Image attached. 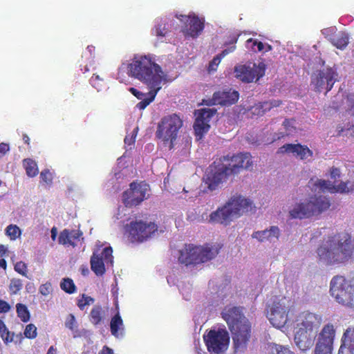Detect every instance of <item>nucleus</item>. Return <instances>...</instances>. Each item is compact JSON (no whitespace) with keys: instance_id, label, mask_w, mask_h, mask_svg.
Here are the masks:
<instances>
[{"instance_id":"nucleus-1","label":"nucleus","mask_w":354,"mask_h":354,"mask_svg":"<svg viewBox=\"0 0 354 354\" xmlns=\"http://www.w3.org/2000/svg\"><path fill=\"white\" fill-rule=\"evenodd\" d=\"M129 75L140 80L149 88V97L137 104V107L145 109L152 102L158 92L162 88V82L166 75L161 67L153 62L151 57L147 55L135 56L129 64Z\"/></svg>"},{"instance_id":"nucleus-2","label":"nucleus","mask_w":354,"mask_h":354,"mask_svg":"<svg viewBox=\"0 0 354 354\" xmlns=\"http://www.w3.org/2000/svg\"><path fill=\"white\" fill-rule=\"evenodd\" d=\"M317 261L328 266L346 264L354 254V239L347 232L328 235L317 249Z\"/></svg>"},{"instance_id":"nucleus-3","label":"nucleus","mask_w":354,"mask_h":354,"mask_svg":"<svg viewBox=\"0 0 354 354\" xmlns=\"http://www.w3.org/2000/svg\"><path fill=\"white\" fill-rule=\"evenodd\" d=\"M222 317L227 322L232 334L235 353H244L252 336V326L239 307H226Z\"/></svg>"},{"instance_id":"nucleus-4","label":"nucleus","mask_w":354,"mask_h":354,"mask_svg":"<svg viewBox=\"0 0 354 354\" xmlns=\"http://www.w3.org/2000/svg\"><path fill=\"white\" fill-rule=\"evenodd\" d=\"M252 202L241 195L232 196L228 201L209 216V221L228 225L234 218L239 217L243 213L254 212Z\"/></svg>"},{"instance_id":"nucleus-5","label":"nucleus","mask_w":354,"mask_h":354,"mask_svg":"<svg viewBox=\"0 0 354 354\" xmlns=\"http://www.w3.org/2000/svg\"><path fill=\"white\" fill-rule=\"evenodd\" d=\"M329 291L339 304L354 308V276L348 278L340 274L334 276L330 282Z\"/></svg>"},{"instance_id":"nucleus-6","label":"nucleus","mask_w":354,"mask_h":354,"mask_svg":"<svg viewBox=\"0 0 354 354\" xmlns=\"http://www.w3.org/2000/svg\"><path fill=\"white\" fill-rule=\"evenodd\" d=\"M330 200L324 196H313L308 201L297 204L289 214L291 218H307L318 216L329 209Z\"/></svg>"},{"instance_id":"nucleus-7","label":"nucleus","mask_w":354,"mask_h":354,"mask_svg":"<svg viewBox=\"0 0 354 354\" xmlns=\"http://www.w3.org/2000/svg\"><path fill=\"white\" fill-rule=\"evenodd\" d=\"M183 124V120L178 114L172 113L165 115L158 124L156 137L165 145H168L171 150L174 147V142L178 138L179 130Z\"/></svg>"},{"instance_id":"nucleus-8","label":"nucleus","mask_w":354,"mask_h":354,"mask_svg":"<svg viewBox=\"0 0 354 354\" xmlns=\"http://www.w3.org/2000/svg\"><path fill=\"white\" fill-rule=\"evenodd\" d=\"M218 253V250L217 249L208 246L185 244L184 248L180 250L178 261L187 266L198 265L212 260Z\"/></svg>"},{"instance_id":"nucleus-9","label":"nucleus","mask_w":354,"mask_h":354,"mask_svg":"<svg viewBox=\"0 0 354 354\" xmlns=\"http://www.w3.org/2000/svg\"><path fill=\"white\" fill-rule=\"evenodd\" d=\"M158 230L155 222L136 219L126 225L125 234L131 243H142L149 240Z\"/></svg>"},{"instance_id":"nucleus-10","label":"nucleus","mask_w":354,"mask_h":354,"mask_svg":"<svg viewBox=\"0 0 354 354\" xmlns=\"http://www.w3.org/2000/svg\"><path fill=\"white\" fill-rule=\"evenodd\" d=\"M207 351L211 353L224 354L230 344V335L224 328L211 329L203 335Z\"/></svg>"},{"instance_id":"nucleus-11","label":"nucleus","mask_w":354,"mask_h":354,"mask_svg":"<svg viewBox=\"0 0 354 354\" xmlns=\"http://www.w3.org/2000/svg\"><path fill=\"white\" fill-rule=\"evenodd\" d=\"M149 187L144 182H132L129 188L124 191L122 196V201L126 207L131 208L139 205L149 197Z\"/></svg>"},{"instance_id":"nucleus-12","label":"nucleus","mask_w":354,"mask_h":354,"mask_svg":"<svg viewBox=\"0 0 354 354\" xmlns=\"http://www.w3.org/2000/svg\"><path fill=\"white\" fill-rule=\"evenodd\" d=\"M219 161L223 163L230 175L236 174L243 169H250L253 164L250 153L224 156L219 158Z\"/></svg>"},{"instance_id":"nucleus-13","label":"nucleus","mask_w":354,"mask_h":354,"mask_svg":"<svg viewBox=\"0 0 354 354\" xmlns=\"http://www.w3.org/2000/svg\"><path fill=\"white\" fill-rule=\"evenodd\" d=\"M335 335L333 324H326L318 334L314 354H332Z\"/></svg>"},{"instance_id":"nucleus-14","label":"nucleus","mask_w":354,"mask_h":354,"mask_svg":"<svg viewBox=\"0 0 354 354\" xmlns=\"http://www.w3.org/2000/svg\"><path fill=\"white\" fill-rule=\"evenodd\" d=\"M176 17L183 24L181 31L185 37L197 38L205 28L204 19H200L194 13L176 15Z\"/></svg>"},{"instance_id":"nucleus-15","label":"nucleus","mask_w":354,"mask_h":354,"mask_svg":"<svg viewBox=\"0 0 354 354\" xmlns=\"http://www.w3.org/2000/svg\"><path fill=\"white\" fill-rule=\"evenodd\" d=\"M265 72L266 64L263 62H260L258 65L253 64L252 66L239 65L234 68L236 77L245 83L258 81L264 76Z\"/></svg>"},{"instance_id":"nucleus-16","label":"nucleus","mask_w":354,"mask_h":354,"mask_svg":"<svg viewBox=\"0 0 354 354\" xmlns=\"http://www.w3.org/2000/svg\"><path fill=\"white\" fill-rule=\"evenodd\" d=\"M227 169L220 161H214L209 166L205 180V183L209 190L214 191L220 185L226 181L230 174L227 171Z\"/></svg>"},{"instance_id":"nucleus-17","label":"nucleus","mask_w":354,"mask_h":354,"mask_svg":"<svg viewBox=\"0 0 354 354\" xmlns=\"http://www.w3.org/2000/svg\"><path fill=\"white\" fill-rule=\"evenodd\" d=\"M337 73L332 68L317 71L311 77V84L316 91L320 92L326 89V92L331 90L337 80Z\"/></svg>"},{"instance_id":"nucleus-18","label":"nucleus","mask_w":354,"mask_h":354,"mask_svg":"<svg viewBox=\"0 0 354 354\" xmlns=\"http://www.w3.org/2000/svg\"><path fill=\"white\" fill-rule=\"evenodd\" d=\"M113 250L111 247H106L101 251L100 250L93 252L91 257V268L97 276H102L105 273V263H113Z\"/></svg>"},{"instance_id":"nucleus-19","label":"nucleus","mask_w":354,"mask_h":354,"mask_svg":"<svg viewBox=\"0 0 354 354\" xmlns=\"http://www.w3.org/2000/svg\"><path fill=\"white\" fill-rule=\"evenodd\" d=\"M313 189L320 192L328 191L330 193H349L354 190V183L350 181L341 182L339 185H335L328 180L318 179L313 185Z\"/></svg>"},{"instance_id":"nucleus-20","label":"nucleus","mask_w":354,"mask_h":354,"mask_svg":"<svg viewBox=\"0 0 354 354\" xmlns=\"http://www.w3.org/2000/svg\"><path fill=\"white\" fill-rule=\"evenodd\" d=\"M271 324L276 328H281L288 321V310L280 302H274L268 313Z\"/></svg>"},{"instance_id":"nucleus-21","label":"nucleus","mask_w":354,"mask_h":354,"mask_svg":"<svg viewBox=\"0 0 354 354\" xmlns=\"http://www.w3.org/2000/svg\"><path fill=\"white\" fill-rule=\"evenodd\" d=\"M320 324L318 316L308 311L301 313L296 319L295 328L306 330L308 333L315 332Z\"/></svg>"},{"instance_id":"nucleus-22","label":"nucleus","mask_w":354,"mask_h":354,"mask_svg":"<svg viewBox=\"0 0 354 354\" xmlns=\"http://www.w3.org/2000/svg\"><path fill=\"white\" fill-rule=\"evenodd\" d=\"M278 153H292L295 157L302 160H306L313 155L311 149L306 145L301 144H285L279 149Z\"/></svg>"},{"instance_id":"nucleus-23","label":"nucleus","mask_w":354,"mask_h":354,"mask_svg":"<svg viewBox=\"0 0 354 354\" xmlns=\"http://www.w3.org/2000/svg\"><path fill=\"white\" fill-rule=\"evenodd\" d=\"M239 97L238 91L229 89L218 91L213 94L211 103L208 105L220 104L223 106H230L235 104Z\"/></svg>"},{"instance_id":"nucleus-24","label":"nucleus","mask_w":354,"mask_h":354,"mask_svg":"<svg viewBox=\"0 0 354 354\" xmlns=\"http://www.w3.org/2000/svg\"><path fill=\"white\" fill-rule=\"evenodd\" d=\"M315 332L295 328V343L297 346L302 351L310 349L314 343Z\"/></svg>"},{"instance_id":"nucleus-25","label":"nucleus","mask_w":354,"mask_h":354,"mask_svg":"<svg viewBox=\"0 0 354 354\" xmlns=\"http://www.w3.org/2000/svg\"><path fill=\"white\" fill-rule=\"evenodd\" d=\"M337 354H354V327L344 330Z\"/></svg>"},{"instance_id":"nucleus-26","label":"nucleus","mask_w":354,"mask_h":354,"mask_svg":"<svg viewBox=\"0 0 354 354\" xmlns=\"http://www.w3.org/2000/svg\"><path fill=\"white\" fill-rule=\"evenodd\" d=\"M83 233L80 230L65 229L60 232L59 243L62 245H70L75 247L77 245L76 241H79Z\"/></svg>"},{"instance_id":"nucleus-27","label":"nucleus","mask_w":354,"mask_h":354,"mask_svg":"<svg viewBox=\"0 0 354 354\" xmlns=\"http://www.w3.org/2000/svg\"><path fill=\"white\" fill-rule=\"evenodd\" d=\"M280 230L277 226H271L270 229L262 231H257L252 234V237L258 239L261 242L271 241L272 238L279 239Z\"/></svg>"},{"instance_id":"nucleus-28","label":"nucleus","mask_w":354,"mask_h":354,"mask_svg":"<svg viewBox=\"0 0 354 354\" xmlns=\"http://www.w3.org/2000/svg\"><path fill=\"white\" fill-rule=\"evenodd\" d=\"M110 330L111 335L116 337L119 336L120 332V334L122 333L124 330L123 320L118 312L111 319Z\"/></svg>"},{"instance_id":"nucleus-29","label":"nucleus","mask_w":354,"mask_h":354,"mask_svg":"<svg viewBox=\"0 0 354 354\" xmlns=\"http://www.w3.org/2000/svg\"><path fill=\"white\" fill-rule=\"evenodd\" d=\"M105 312L100 305H95L91 309L89 314V320L95 326L99 325L103 321Z\"/></svg>"},{"instance_id":"nucleus-30","label":"nucleus","mask_w":354,"mask_h":354,"mask_svg":"<svg viewBox=\"0 0 354 354\" xmlns=\"http://www.w3.org/2000/svg\"><path fill=\"white\" fill-rule=\"evenodd\" d=\"M209 128L210 126L207 121H204L196 117L194 124V129L195 135L198 140L202 138L203 135L209 131Z\"/></svg>"},{"instance_id":"nucleus-31","label":"nucleus","mask_w":354,"mask_h":354,"mask_svg":"<svg viewBox=\"0 0 354 354\" xmlns=\"http://www.w3.org/2000/svg\"><path fill=\"white\" fill-rule=\"evenodd\" d=\"M236 49L234 46H230L226 49H224L220 54L217 55L214 59L209 62L208 70L209 71H216L218 65L221 62L222 58H223L225 55L229 54L230 53H232Z\"/></svg>"},{"instance_id":"nucleus-32","label":"nucleus","mask_w":354,"mask_h":354,"mask_svg":"<svg viewBox=\"0 0 354 354\" xmlns=\"http://www.w3.org/2000/svg\"><path fill=\"white\" fill-rule=\"evenodd\" d=\"M165 21H160L151 30V34L157 37L158 40L162 41V39L165 37L168 33V29L166 27Z\"/></svg>"},{"instance_id":"nucleus-33","label":"nucleus","mask_w":354,"mask_h":354,"mask_svg":"<svg viewBox=\"0 0 354 354\" xmlns=\"http://www.w3.org/2000/svg\"><path fill=\"white\" fill-rule=\"evenodd\" d=\"M333 46L339 49H344L348 44V37L345 32H339L331 39Z\"/></svg>"},{"instance_id":"nucleus-34","label":"nucleus","mask_w":354,"mask_h":354,"mask_svg":"<svg viewBox=\"0 0 354 354\" xmlns=\"http://www.w3.org/2000/svg\"><path fill=\"white\" fill-rule=\"evenodd\" d=\"M24 166L25 167L26 174L29 177H35L38 174V167L35 161L30 158L24 160Z\"/></svg>"},{"instance_id":"nucleus-35","label":"nucleus","mask_w":354,"mask_h":354,"mask_svg":"<svg viewBox=\"0 0 354 354\" xmlns=\"http://www.w3.org/2000/svg\"><path fill=\"white\" fill-rule=\"evenodd\" d=\"M0 336L4 343L8 344L13 341L14 334L7 328L4 322L0 319Z\"/></svg>"},{"instance_id":"nucleus-36","label":"nucleus","mask_w":354,"mask_h":354,"mask_svg":"<svg viewBox=\"0 0 354 354\" xmlns=\"http://www.w3.org/2000/svg\"><path fill=\"white\" fill-rule=\"evenodd\" d=\"M60 288L68 294H73L76 291V286L70 278H64L60 283Z\"/></svg>"},{"instance_id":"nucleus-37","label":"nucleus","mask_w":354,"mask_h":354,"mask_svg":"<svg viewBox=\"0 0 354 354\" xmlns=\"http://www.w3.org/2000/svg\"><path fill=\"white\" fill-rule=\"evenodd\" d=\"M17 316L23 322H27L30 319V313L26 305L17 304L16 306Z\"/></svg>"},{"instance_id":"nucleus-38","label":"nucleus","mask_w":354,"mask_h":354,"mask_svg":"<svg viewBox=\"0 0 354 354\" xmlns=\"http://www.w3.org/2000/svg\"><path fill=\"white\" fill-rule=\"evenodd\" d=\"M90 84L99 91L105 85L104 78L99 74L94 73L90 79Z\"/></svg>"},{"instance_id":"nucleus-39","label":"nucleus","mask_w":354,"mask_h":354,"mask_svg":"<svg viewBox=\"0 0 354 354\" xmlns=\"http://www.w3.org/2000/svg\"><path fill=\"white\" fill-rule=\"evenodd\" d=\"M6 234L11 240H16L21 236V231L16 225H9L6 229Z\"/></svg>"},{"instance_id":"nucleus-40","label":"nucleus","mask_w":354,"mask_h":354,"mask_svg":"<svg viewBox=\"0 0 354 354\" xmlns=\"http://www.w3.org/2000/svg\"><path fill=\"white\" fill-rule=\"evenodd\" d=\"M216 113V109H202L198 111V114L197 117L204 121H207V122L209 123L211 118L215 115Z\"/></svg>"},{"instance_id":"nucleus-41","label":"nucleus","mask_w":354,"mask_h":354,"mask_svg":"<svg viewBox=\"0 0 354 354\" xmlns=\"http://www.w3.org/2000/svg\"><path fill=\"white\" fill-rule=\"evenodd\" d=\"M271 354H294L289 348L278 344H273L270 348Z\"/></svg>"},{"instance_id":"nucleus-42","label":"nucleus","mask_w":354,"mask_h":354,"mask_svg":"<svg viewBox=\"0 0 354 354\" xmlns=\"http://www.w3.org/2000/svg\"><path fill=\"white\" fill-rule=\"evenodd\" d=\"M94 302V299L90 296L82 295L81 299H78L77 305L80 310H84L85 306Z\"/></svg>"},{"instance_id":"nucleus-43","label":"nucleus","mask_w":354,"mask_h":354,"mask_svg":"<svg viewBox=\"0 0 354 354\" xmlns=\"http://www.w3.org/2000/svg\"><path fill=\"white\" fill-rule=\"evenodd\" d=\"M247 43L252 44L251 48L254 52H261L265 48V45L263 43L258 41L257 39L250 38L247 40Z\"/></svg>"},{"instance_id":"nucleus-44","label":"nucleus","mask_w":354,"mask_h":354,"mask_svg":"<svg viewBox=\"0 0 354 354\" xmlns=\"http://www.w3.org/2000/svg\"><path fill=\"white\" fill-rule=\"evenodd\" d=\"M24 333L26 337L34 339L37 335V327L32 324H29L26 326Z\"/></svg>"},{"instance_id":"nucleus-45","label":"nucleus","mask_w":354,"mask_h":354,"mask_svg":"<svg viewBox=\"0 0 354 354\" xmlns=\"http://www.w3.org/2000/svg\"><path fill=\"white\" fill-rule=\"evenodd\" d=\"M65 326L72 331H74L77 326L75 320V317L73 314H69L65 322Z\"/></svg>"},{"instance_id":"nucleus-46","label":"nucleus","mask_w":354,"mask_h":354,"mask_svg":"<svg viewBox=\"0 0 354 354\" xmlns=\"http://www.w3.org/2000/svg\"><path fill=\"white\" fill-rule=\"evenodd\" d=\"M10 291L12 294H17L22 288V283L20 279H12L10 282Z\"/></svg>"},{"instance_id":"nucleus-47","label":"nucleus","mask_w":354,"mask_h":354,"mask_svg":"<svg viewBox=\"0 0 354 354\" xmlns=\"http://www.w3.org/2000/svg\"><path fill=\"white\" fill-rule=\"evenodd\" d=\"M15 270L23 276H27V266L24 261L17 262L15 265Z\"/></svg>"},{"instance_id":"nucleus-48","label":"nucleus","mask_w":354,"mask_h":354,"mask_svg":"<svg viewBox=\"0 0 354 354\" xmlns=\"http://www.w3.org/2000/svg\"><path fill=\"white\" fill-rule=\"evenodd\" d=\"M295 120L293 119H285L283 122V125L287 131V135L292 133L295 130V127L293 126Z\"/></svg>"},{"instance_id":"nucleus-49","label":"nucleus","mask_w":354,"mask_h":354,"mask_svg":"<svg viewBox=\"0 0 354 354\" xmlns=\"http://www.w3.org/2000/svg\"><path fill=\"white\" fill-rule=\"evenodd\" d=\"M39 290L42 295L47 296L52 292V285L50 282H46L39 286Z\"/></svg>"},{"instance_id":"nucleus-50","label":"nucleus","mask_w":354,"mask_h":354,"mask_svg":"<svg viewBox=\"0 0 354 354\" xmlns=\"http://www.w3.org/2000/svg\"><path fill=\"white\" fill-rule=\"evenodd\" d=\"M40 178L42 181L45 182L47 184H50L53 180L52 174L48 169H45L42 171L40 174Z\"/></svg>"},{"instance_id":"nucleus-51","label":"nucleus","mask_w":354,"mask_h":354,"mask_svg":"<svg viewBox=\"0 0 354 354\" xmlns=\"http://www.w3.org/2000/svg\"><path fill=\"white\" fill-rule=\"evenodd\" d=\"M252 112L254 115H263V109H262V107H260L259 106V103H257L255 104L252 107Z\"/></svg>"},{"instance_id":"nucleus-52","label":"nucleus","mask_w":354,"mask_h":354,"mask_svg":"<svg viewBox=\"0 0 354 354\" xmlns=\"http://www.w3.org/2000/svg\"><path fill=\"white\" fill-rule=\"evenodd\" d=\"M10 309V305L6 301L0 299V313H7Z\"/></svg>"},{"instance_id":"nucleus-53","label":"nucleus","mask_w":354,"mask_h":354,"mask_svg":"<svg viewBox=\"0 0 354 354\" xmlns=\"http://www.w3.org/2000/svg\"><path fill=\"white\" fill-rule=\"evenodd\" d=\"M330 175L331 178L336 179L340 177V170L335 167H333L330 169Z\"/></svg>"},{"instance_id":"nucleus-54","label":"nucleus","mask_w":354,"mask_h":354,"mask_svg":"<svg viewBox=\"0 0 354 354\" xmlns=\"http://www.w3.org/2000/svg\"><path fill=\"white\" fill-rule=\"evenodd\" d=\"M10 150L9 145L5 142L0 143V156H4Z\"/></svg>"},{"instance_id":"nucleus-55","label":"nucleus","mask_w":354,"mask_h":354,"mask_svg":"<svg viewBox=\"0 0 354 354\" xmlns=\"http://www.w3.org/2000/svg\"><path fill=\"white\" fill-rule=\"evenodd\" d=\"M259 106L263 109V114H266L272 109L268 101L259 102Z\"/></svg>"},{"instance_id":"nucleus-56","label":"nucleus","mask_w":354,"mask_h":354,"mask_svg":"<svg viewBox=\"0 0 354 354\" xmlns=\"http://www.w3.org/2000/svg\"><path fill=\"white\" fill-rule=\"evenodd\" d=\"M348 106L350 107L351 110L353 111L354 114V95H350L347 97Z\"/></svg>"},{"instance_id":"nucleus-57","label":"nucleus","mask_w":354,"mask_h":354,"mask_svg":"<svg viewBox=\"0 0 354 354\" xmlns=\"http://www.w3.org/2000/svg\"><path fill=\"white\" fill-rule=\"evenodd\" d=\"M268 102L270 104L271 109L278 107L282 104V101L280 100H271Z\"/></svg>"},{"instance_id":"nucleus-58","label":"nucleus","mask_w":354,"mask_h":354,"mask_svg":"<svg viewBox=\"0 0 354 354\" xmlns=\"http://www.w3.org/2000/svg\"><path fill=\"white\" fill-rule=\"evenodd\" d=\"M99 354H113V350L107 346H103Z\"/></svg>"},{"instance_id":"nucleus-59","label":"nucleus","mask_w":354,"mask_h":354,"mask_svg":"<svg viewBox=\"0 0 354 354\" xmlns=\"http://www.w3.org/2000/svg\"><path fill=\"white\" fill-rule=\"evenodd\" d=\"M138 100H140L141 101H143L145 99L149 97L148 93L147 94L143 93L142 92L138 91V92L135 95Z\"/></svg>"},{"instance_id":"nucleus-60","label":"nucleus","mask_w":354,"mask_h":354,"mask_svg":"<svg viewBox=\"0 0 354 354\" xmlns=\"http://www.w3.org/2000/svg\"><path fill=\"white\" fill-rule=\"evenodd\" d=\"M136 136L132 135L131 137L126 136L124 138L125 144L131 145L135 142Z\"/></svg>"},{"instance_id":"nucleus-61","label":"nucleus","mask_w":354,"mask_h":354,"mask_svg":"<svg viewBox=\"0 0 354 354\" xmlns=\"http://www.w3.org/2000/svg\"><path fill=\"white\" fill-rule=\"evenodd\" d=\"M22 139H23V141L24 142L25 144H26L28 146L30 145V138L28 137V136L26 133H23L22 135Z\"/></svg>"},{"instance_id":"nucleus-62","label":"nucleus","mask_w":354,"mask_h":354,"mask_svg":"<svg viewBox=\"0 0 354 354\" xmlns=\"http://www.w3.org/2000/svg\"><path fill=\"white\" fill-rule=\"evenodd\" d=\"M238 40V36L236 35H234L231 39L230 40L227 42L228 44H232L233 46H234L236 47V46L234 45L236 41Z\"/></svg>"},{"instance_id":"nucleus-63","label":"nucleus","mask_w":354,"mask_h":354,"mask_svg":"<svg viewBox=\"0 0 354 354\" xmlns=\"http://www.w3.org/2000/svg\"><path fill=\"white\" fill-rule=\"evenodd\" d=\"M7 252V248L3 245H0V255L3 257Z\"/></svg>"},{"instance_id":"nucleus-64","label":"nucleus","mask_w":354,"mask_h":354,"mask_svg":"<svg viewBox=\"0 0 354 354\" xmlns=\"http://www.w3.org/2000/svg\"><path fill=\"white\" fill-rule=\"evenodd\" d=\"M46 354H56V349L52 346L48 348Z\"/></svg>"}]
</instances>
